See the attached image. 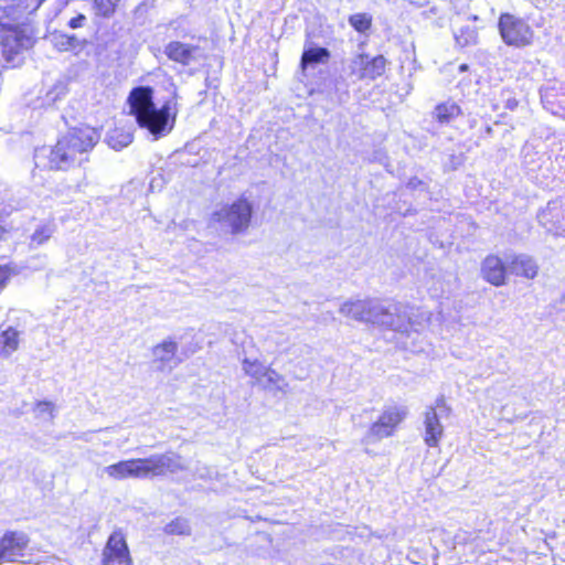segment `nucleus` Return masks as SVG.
I'll use <instances>...</instances> for the list:
<instances>
[{"instance_id": "f257e3e1", "label": "nucleus", "mask_w": 565, "mask_h": 565, "mask_svg": "<svg viewBox=\"0 0 565 565\" xmlns=\"http://www.w3.org/2000/svg\"><path fill=\"white\" fill-rule=\"evenodd\" d=\"M153 90L150 87L134 88L128 97L130 114L136 117L138 125L147 129L154 139L168 135L174 127L178 115V94L174 90L161 108L152 100Z\"/></svg>"}, {"instance_id": "f03ea898", "label": "nucleus", "mask_w": 565, "mask_h": 565, "mask_svg": "<svg viewBox=\"0 0 565 565\" xmlns=\"http://www.w3.org/2000/svg\"><path fill=\"white\" fill-rule=\"evenodd\" d=\"M98 132L89 127L74 128L61 137L50 152L51 169L67 170L88 160V152L97 145Z\"/></svg>"}, {"instance_id": "7ed1b4c3", "label": "nucleus", "mask_w": 565, "mask_h": 565, "mask_svg": "<svg viewBox=\"0 0 565 565\" xmlns=\"http://www.w3.org/2000/svg\"><path fill=\"white\" fill-rule=\"evenodd\" d=\"M14 6H7L0 8V30L8 31L7 35L2 38L1 43L3 54L8 60L13 58L20 50L26 47L29 39L21 38L18 26L22 17L26 13H32L41 6L44 0H17Z\"/></svg>"}, {"instance_id": "20e7f679", "label": "nucleus", "mask_w": 565, "mask_h": 565, "mask_svg": "<svg viewBox=\"0 0 565 565\" xmlns=\"http://www.w3.org/2000/svg\"><path fill=\"white\" fill-rule=\"evenodd\" d=\"M253 203L241 196L230 204L218 206L210 216V225L226 234L239 235L245 233L252 221Z\"/></svg>"}, {"instance_id": "39448f33", "label": "nucleus", "mask_w": 565, "mask_h": 565, "mask_svg": "<svg viewBox=\"0 0 565 565\" xmlns=\"http://www.w3.org/2000/svg\"><path fill=\"white\" fill-rule=\"evenodd\" d=\"M407 415L408 408L404 405L385 406L377 420L370 426L361 443L369 446L393 436Z\"/></svg>"}, {"instance_id": "423d86ee", "label": "nucleus", "mask_w": 565, "mask_h": 565, "mask_svg": "<svg viewBox=\"0 0 565 565\" xmlns=\"http://www.w3.org/2000/svg\"><path fill=\"white\" fill-rule=\"evenodd\" d=\"M499 31L503 42L515 47L530 45L534 36L532 28L524 19L510 13L501 14Z\"/></svg>"}, {"instance_id": "0eeeda50", "label": "nucleus", "mask_w": 565, "mask_h": 565, "mask_svg": "<svg viewBox=\"0 0 565 565\" xmlns=\"http://www.w3.org/2000/svg\"><path fill=\"white\" fill-rule=\"evenodd\" d=\"M386 63V58L383 55H377L371 58L366 54H359L350 62V74L360 81H373L383 75Z\"/></svg>"}, {"instance_id": "6e6552de", "label": "nucleus", "mask_w": 565, "mask_h": 565, "mask_svg": "<svg viewBox=\"0 0 565 565\" xmlns=\"http://www.w3.org/2000/svg\"><path fill=\"white\" fill-rule=\"evenodd\" d=\"M29 537L23 532H7L0 539V565L17 562L23 557L29 545Z\"/></svg>"}, {"instance_id": "1a4fd4ad", "label": "nucleus", "mask_w": 565, "mask_h": 565, "mask_svg": "<svg viewBox=\"0 0 565 565\" xmlns=\"http://www.w3.org/2000/svg\"><path fill=\"white\" fill-rule=\"evenodd\" d=\"M104 565H132L129 550L121 532H114L103 551Z\"/></svg>"}, {"instance_id": "9d476101", "label": "nucleus", "mask_w": 565, "mask_h": 565, "mask_svg": "<svg viewBox=\"0 0 565 565\" xmlns=\"http://www.w3.org/2000/svg\"><path fill=\"white\" fill-rule=\"evenodd\" d=\"M178 343L171 339L164 340L152 349V362L161 372L172 371L181 360L177 356Z\"/></svg>"}, {"instance_id": "9b49d317", "label": "nucleus", "mask_w": 565, "mask_h": 565, "mask_svg": "<svg viewBox=\"0 0 565 565\" xmlns=\"http://www.w3.org/2000/svg\"><path fill=\"white\" fill-rule=\"evenodd\" d=\"M375 302L371 299H348L340 306L339 312L345 318L371 323Z\"/></svg>"}, {"instance_id": "f8f14e48", "label": "nucleus", "mask_w": 565, "mask_h": 565, "mask_svg": "<svg viewBox=\"0 0 565 565\" xmlns=\"http://www.w3.org/2000/svg\"><path fill=\"white\" fill-rule=\"evenodd\" d=\"M508 271V263L504 264L502 259L495 255L487 256L481 266L482 277L497 287L505 285Z\"/></svg>"}, {"instance_id": "ddd939ff", "label": "nucleus", "mask_w": 565, "mask_h": 565, "mask_svg": "<svg viewBox=\"0 0 565 565\" xmlns=\"http://www.w3.org/2000/svg\"><path fill=\"white\" fill-rule=\"evenodd\" d=\"M199 52V46L180 41H171L164 47L168 58L182 65H190L194 62Z\"/></svg>"}, {"instance_id": "4468645a", "label": "nucleus", "mask_w": 565, "mask_h": 565, "mask_svg": "<svg viewBox=\"0 0 565 565\" xmlns=\"http://www.w3.org/2000/svg\"><path fill=\"white\" fill-rule=\"evenodd\" d=\"M424 441L429 447H437L444 436V426L440 423L435 407H427L424 413Z\"/></svg>"}, {"instance_id": "2eb2a0df", "label": "nucleus", "mask_w": 565, "mask_h": 565, "mask_svg": "<svg viewBox=\"0 0 565 565\" xmlns=\"http://www.w3.org/2000/svg\"><path fill=\"white\" fill-rule=\"evenodd\" d=\"M153 467L156 477L164 476L166 473H177L186 470V466L182 457L175 452H166L161 455H153Z\"/></svg>"}, {"instance_id": "dca6fc26", "label": "nucleus", "mask_w": 565, "mask_h": 565, "mask_svg": "<svg viewBox=\"0 0 565 565\" xmlns=\"http://www.w3.org/2000/svg\"><path fill=\"white\" fill-rule=\"evenodd\" d=\"M52 46L58 52H73L78 54L86 46L87 41L76 35H68L62 32H53L49 35Z\"/></svg>"}, {"instance_id": "f3484780", "label": "nucleus", "mask_w": 565, "mask_h": 565, "mask_svg": "<svg viewBox=\"0 0 565 565\" xmlns=\"http://www.w3.org/2000/svg\"><path fill=\"white\" fill-rule=\"evenodd\" d=\"M509 273L523 276L529 279L536 277L539 266L535 260L526 255H516L507 258Z\"/></svg>"}, {"instance_id": "a211bd4d", "label": "nucleus", "mask_w": 565, "mask_h": 565, "mask_svg": "<svg viewBox=\"0 0 565 565\" xmlns=\"http://www.w3.org/2000/svg\"><path fill=\"white\" fill-rule=\"evenodd\" d=\"M395 315H398V305L384 306L376 301L371 323L392 329Z\"/></svg>"}, {"instance_id": "6ab92c4d", "label": "nucleus", "mask_w": 565, "mask_h": 565, "mask_svg": "<svg viewBox=\"0 0 565 565\" xmlns=\"http://www.w3.org/2000/svg\"><path fill=\"white\" fill-rule=\"evenodd\" d=\"M129 462L131 465V479L156 477L152 456L148 458L129 459Z\"/></svg>"}, {"instance_id": "aec40b11", "label": "nucleus", "mask_w": 565, "mask_h": 565, "mask_svg": "<svg viewBox=\"0 0 565 565\" xmlns=\"http://www.w3.org/2000/svg\"><path fill=\"white\" fill-rule=\"evenodd\" d=\"M262 380L263 382L258 384L269 391L286 392L288 387L285 377L270 367L265 370Z\"/></svg>"}, {"instance_id": "412c9836", "label": "nucleus", "mask_w": 565, "mask_h": 565, "mask_svg": "<svg viewBox=\"0 0 565 565\" xmlns=\"http://www.w3.org/2000/svg\"><path fill=\"white\" fill-rule=\"evenodd\" d=\"M460 114V107L454 102L441 103L437 105L434 110V117L440 124H447Z\"/></svg>"}, {"instance_id": "4be33fe9", "label": "nucleus", "mask_w": 565, "mask_h": 565, "mask_svg": "<svg viewBox=\"0 0 565 565\" xmlns=\"http://www.w3.org/2000/svg\"><path fill=\"white\" fill-rule=\"evenodd\" d=\"M130 462L128 460H120L116 463L106 466L103 472L111 480L121 481L131 478Z\"/></svg>"}, {"instance_id": "5701e85b", "label": "nucleus", "mask_w": 565, "mask_h": 565, "mask_svg": "<svg viewBox=\"0 0 565 565\" xmlns=\"http://www.w3.org/2000/svg\"><path fill=\"white\" fill-rule=\"evenodd\" d=\"M19 348V332L13 328H8L0 334V352L10 355Z\"/></svg>"}, {"instance_id": "b1692460", "label": "nucleus", "mask_w": 565, "mask_h": 565, "mask_svg": "<svg viewBox=\"0 0 565 565\" xmlns=\"http://www.w3.org/2000/svg\"><path fill=\"white\" fill-rule=\"evenodd\" d=\"M132 139L134 137L129 131L115 129L108 134L107 143L114 150L119 151L128 147L132 142Z\"/></svg>"}, {"instance_id": "393cba45", "label": "nucleus", "mask_w": 565, "mask_h": 565, "mask_svg": "<svg viewBox=\"0 0 565 565\" xmlns=\"http://www.w3.org/2000/svg\"><path fill=\"white\" fill-rule=\"evenodd\" d=\"M330 57V52L323 47H311L306 50L301 56V67L309 64L324 63Z\"/></svg>"}, {"instance_id": "a878e982", "label": "nucleus", "mask_w": 565, "mask_h": 565, "mask_svg": "<svg viewBox=\"0 0 565 565\" xmlns=\"http://www.w3.org/2000/svg\"><path fill=\"white\" fill-rule=\"evenodd\" d=\"M122 0H93L95 14L102 18H110L115 14Z\"/></svg>"}, {"instance_id": "bb28decb", "label": "nucleus", "mask_w": 565, "mask_h": 565, "mask_svg": "<svg viewBox=\"0 0 565 565\" xmlns=\"http://www.w3.org/2000/svg\"><path fill=\"white\" fill-rule=\"evenodd\" d=\"M413 329V322L409 317L408 309L402 305H398V315H395L394 324L392 330L398 332H408Z\"/></svg>"}, {"instance_id": "cd10ccee", "label": "nucleus", "mask_w": 565, "mask_h": 565, "mask_svg": "<svg viewBox=\"0 0 565 565\" xmlns=\"http://www.w3.org/2000/svg\"><path fill=\"white\" fill-rule=\"evenodd\" d=\"M455 40L458 46L466 47L475 45L478 40V33L476 29L471 26L461 28L458 32H455Z\"/></svg>"}, {"instance_id": "c85d7f7f", "label": "nucleus", "mask_w": 565, "mask_h": 565, "mask_svg": "<svg viewBox=\"0 0 565 565\" xmlns=\"http://www.w3.org/2000/svg\"><path fill=\"white\" fill-rule=\"evenodd\" d=\"M267 367L257 360L250 361L245 359L243 361V371L246 375L255 379L257 383H262V376Z\"/></svg>"}, {"instance_id": "c756f323", "label": "nucleus", "mask_w": 565, "mask_h": 565, "mask_svg": "<svg viewBox=\"0 0 565 565\" xmlns=\"http://www.w3.org/2000/svg\"><path fill=\"white\" fill-rule=\"evenodd\" d=\"M352 28L359 32H364L370 29L372 19L366 13H356L349 18Z\"/></svg>"}, {"instance_id": "7c9ffc66", "label": "nucleus", "mask_w": 565, "mask_h": 565, "mask_svg": "<svg viewBox=\"0 0 565 565\" xmlns=\"http://www.w3.org/2000/svg\"><path fill=\"white\" fill-rule=\"evenodd\" d=\"M168 534L184 535L190 533V526L186 520L175 519L166 525Z\"/></svg>"}, {"instance_id": "2f4dec72", "label": "nucleus", "mask_w": 565, "mask_h": 565, "mask_svg": "<svg viewBox=\"0 0 565 565\" xmlns=\"http://www.w3.org/2000/svg\"><path fill=\"white\" fill-rule=\"evenodd\" d=\"M53 234V228L50 226H41L35 230L31 236V246L38 247L44 244Z\"/></svg>"}, {"instance_id": "473e14b6", "label": "nucleus", "mask_w": 565, "mask_h": 565, "mask_svg": "<svg viewBox=\"0 0 565 565\" xmlns=\"http://www.w3.org/2000/svg\"><path fill=\"white\" fill-rule=\"evenodd\" d=\"M55 405L52 402H39L35 405V413L39 417L44 419H53Z\"/></svg>"}, {"instance_id": "72a5a7b5", "label": "nucleus", "mask_w": 565, "mask_h": 565, "mask_svg": "<svg viewBox=\"0 0 565 565\" xmlns=\"http://www.w3.org/2000/svg\"><path fill=\"white\" fill-rule=\"evenodd\" d=\"M87 22V18L83 13H78L75 17L71 18L67 22V25L71 29H79L83 28Z\"/></svg>"}, {"instance_id": "f704fd0d", "label": "nucleus", "mask_w": 565, "mask_h": 565, "mask_svg": "<svg viewBox=\"0 0 565 565\" xmlns=\"http://www.w3.org/2000/svg\"><path fill=\"white\" fill-rule=\"evenodd\" d=\"M110 430L109 429H105V430H100L98 433V437H97V443L98 444H102L104 446H110L111 445V437L109 436L110 435Z\"/></svg>"}, {"instance_id": "c9c22d12", "label": "nucleus", "mask_w": 565, "mask_h": 565, "mask_svg": "<svg viewBox=\"0 0 565 565\" xmlns=\"http://www.w3.org/2000/svg\"><path fill=\"white\" fill-rule=\"evenodd\" d=\"M10 275H11V271L7 266H0V291L7 285V281L9 280Z\"/></svg>"}, {"instance_id": "e433bc0d", "label": "nucleus", "mask_w": 565, "mask_h": 565, "mask_svg": "<svg viewBox=\"0 0 565 565\" xmlns=\"http://www.w3.org/2000/svg\"><path fill=\"white\" fill-rule=\"evenodd\" d=\"M63 94V87H54L51 92L47 93L46 98L50 104L55 103L60 96Z\"/></svg>"}, {"instance_id": "4c0bfd02", "label": "nucleus", "mask_w": 565, "mask_h": 565, "mask_svg": "<svg viewBox=\"0 0 565 565\" xmlns=\"http://www.w3.org/2000/svg\"><path fill=\"white\" fill-rule=\"evenodd\" d=\"M420 184H422V181H420V180H418V179H412V180H409V182H408V186H409L411 189H416V188H417L418 185H420Z\"/></svg>"}, {"instance_id": "58836bf2", "label": "nucleus", "mask_w": 565, "mask_h": 565, "mask_svg": "<svg viewBox=\"0 0 565 565\" xmlns=\"http://www.w3.org/2000/svg\"><path fill=\"white\" fill-rule=\"evenodd\" d=\"M6 230L0 225V241L3 239Z\"/></svg>"}, {"instance_id": "ea45409f", "label": "nucleus", "mask_w": 565, "mask_h": 565, "mask_svg": "<svg viewBox=\"0 0 565 565\" xmlns=\"http://www.w3.org/2000/svg\"><path fill=\"white\" fill-rule=\"evenodd\" d=\"M467 67H468V66H467L466 64H462V65H460V71H466V70H467Z\"/></svg>"}]
</instances>
